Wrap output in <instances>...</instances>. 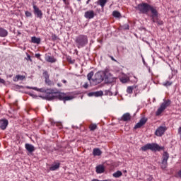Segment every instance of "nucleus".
I'll return each instance as SVG.
<instances>
[{
	"mask_svg": "<svg viewBox=\"0 0 181 181\" xmlns=\"http://www.w3.org/2000/svg\"><path fill=\"white\" fill-rule=\"evenodd\" d=\"M62 83H64V84H66V83H67V81H66V80H64V79L62 80Z\"/></svg>",
	"mask_w": 181,
	"mask_h": 181,
	"instance_id": "48",
	"label": "nucleus"
},
{
	"mask_svg": "<svg viewBox=\"0 0 181 181\" xmlns=\"http://www.w3.org/2000/svg\"><path fill=\"white\" fill-rule=\"evenodd\" d=\"M33 12L34 15L36 16V18H38L39 19H42L43 18V12H42V10L39 9V7H37L36 5H33Z\"/></svg>",
	"mask_w": 181,
	"mask_h": 181,
	"instance_id": "10",
	"label": "nucleus"
},
{
	"mask_svg": "<svg viewBox=\"0 0 181 181\" xmlns=\"http://www.w3.org/2000/svg\"><path fill=\"white\" fill-rule=\"evenodd\" d=\"M56 94H57V92H55L54 89L49 88L46 89L45 95L40 97L42 100H47V101H53V100H56Z\"/></svg>",
	"mask_w": 181,
	"mask_h": 181,
	"instance_id": "4",
	"label": "nucleus"
},
{
	"mask_svg": "<svg viewBox=\"0 0 181 181\" xmlns=\"http://www.w3.org/2000/svg\"><path fill=\"white\" fill-rule=\"evenodd\" d=\"M0 83H1V84H5V80L0 78Z\"/></svg>",
	"mask_w": 181,
	"mask_h": 181,
	"instance_id": "45",
	"label": "nucleus"
},
{
	"mask_svg": "<svg viewBox=\"0 0 181 181\" xmlns=\"http://www.w3.org/2000/svg\"><path fill=\"white\" fill-rule=\"evenodd\" d=\"M105 83L106 84H111L115 81V78L110 73V70L108 69H105Z\"/></svg>",
	"mask_w": 181,
	"mask_h": 181,
	"instance_id": "7",
	"label": "nucleus"
},
{
	"mask_svg": "<svg viewBox=\"0 0 181 181\" xmlns=\"http://www.w3.org/2000/svg\"><path fill=\"white\" fill-rule=\"evenodd\" d=\"M64 93H60V92H57V94H55V97H56V100H60V101H64V97H65Z\"/></svg>",
	"mask_w": 181,
	"mask_h": 181,
	"instance_id": "20",
	"label": "nucleus"
},
{
	"mask_svg": "<svg viewBox=\"0 0 181 181\" xmlns=\"http://www.w3.org/2000/svg\"><path fill=\"white\" fill-rule=\"evenodd\" d=\"M107 95H112V93L110 90H106Z\"/></svg>",
	"mask_w": 181,
	"mask_h": 181,
	"instance_id": "42",
	"label": "nucleus"
},
{
	"mask_svg": "<svg viewBox=\"0 0 181 181\" xmlns=\"http://www.w3.org/2000/svg\"><path fill=\"white\" fill-rule=\"evenodd\" d=\"M46 61L48 62V63H56V59H54V57H50V56L47 57Z\"/></svg>",
	"mask_w": 181,
	"mask_h": 181,
	"instance_id": "28",
	"label": "nucleus"
},
{
	"mask_svg": "<svg viewBox=\"0 0 181 181\" xmlns=\"http://www.w3.org/2000/svg\"><path fill=\"white\" fill-rule=\"evenodd\" d=\"M135 9L144 15H148L149 12H151L150 18H151L152 22L158 24L159 26L163 25V21L159 20V12H158L156 7H153V6L148 3H141L135 7Z\"/></svg>",
	"mask_w": 181,
	"mask_h": 181,
	"instance_id": "1",
	"label": "nucleus"
},
{
	"mask_svg": "<svg viewBox=\"0 0 181 181\" xmlns=\"http://www.w3.org/2000/svg\"><path fill=\"white\" fill-rule=\"evenodd\" d=\"M163 149V147L160 146L158 144L155 143L147 144L141 148V151H143V152H146V151H148V150L156 152V151H162Z\"/></svg>",
	"mask_w": 181,
	"mask_h": 181,
	"instance_id": "3",
	"label": "nucleus"
},
{
	"mask_svg": "<svg viewBox=\"0 0 181 181\" xmlns=\"http://www.w3.org/2000/svg\"><path fill=\"white\" fill-rule=\"evenodd\" d=\"M93 76H94V71H93L88 74L87 78H88V81H91V80L93 81Z\"/></svg>",
	"mask_w": 181,
	"mask_h": 181,
	"instance_id": "29",
	"label": "nucleus"
},
{
	"mask_svg": "<svg viewBox=\"0 0 181 181\" xmlns=\"http://www.w3.org/2000/svg\"><path fill=\"white\" fill-rule=\"evenodd\" d=\"M112 16H114V18H122L121 13H119L118 11H114L112 12Z\"/></svg>",
	"mask_w": 181,
	"mask_h": 181,
	"instance_id": "27",
	"label": "nucleus"
},
{
	"mask_svg": "<svg viewBox=\"0 0 181 181\" xmlns=\"http://www.w3.org/2000/svg\"><path fill=\"white\" fill-rule=\"evenodd\" d=\"M43 75L45 79V84H47V86H49V87H52L53 86H54V82L49 78V74L47 73V71H45L43 73Z\"/></svg>",
	"mask_w": 181,
	"mask_h": 181,
	"instance_id": "11",
	"label": "nucleus"
},
{
	"mask_svg": "<svg viewBox=\"0 0 181 181\" xmlns=\"http://www.w3.org/2000/svg\"><path fill=\"white\" fill-rule=\"evenodd\" d=\"M90 131H95L97 129V124H92L89 126Z\"/></svg>",
	"mask_w": 181,
	"mask_h": 181,
	"instance_id": "33",
	"label": "nucleus"
},
{
	"mask_svg": "<svg viewBox=\"0 0 181 181\" xmlns=\"http://www.w3.org/2000/svg\"><path fill=\"white\" fill-rule=\"evenodd\" d=\"M83 88L88 89V83H86L83 86Z\"/></svg>",
	"mask_w": 181,
	"mask_h": 181,
	"instance_id": "41",
	"label": "nucleus"
},
{
	"mask_svg": "<svg viewBox=\"0 0 181 181\" xmlns=\"http://www.w3.org/2000/svg\"><path fill=\"white\" fill-rule=\"evenodd\" d=\"M105 172V168H104V165H99L96 166V173L101 174L104 173Z\"/></svg>",
	"mask_w": 181,
	"mask_h": 181,
	"instance_id": "18",
	"label": "nucleus"
},
{
	"mask_svg": "<svg viewBox=\"0 0 181 181\" xmlns=\"http://www.w3.org/2000/svg\"><path fill=\"white\" fill-rule=\"evenodd\" d=\"M25 148L29 153H33V152H35V146L30 144H25Z\"/></svg>",
	"mask_w": 181,
	"mask_h": 181,
	"instance_id": "16",
	"label": "nucleus"
},
{
	"mask_svg": "<svg viewBox=\"0 0 181 181\" xmlns=\"http://www.w3.org/2000/svg\"><path fill=\"white\" fill-rule=\"evenodd\" d=\"M66 60L70 64H74L76 63V59H72L71 57H67Z\"/></svg>",
	"mask_w": 181,
	"mask_h": 181,
	"instance_id": "32",
	"label": "nucleus"
},
{
	"mask_svg": "<svg viewBox=\"0 0 181 181\" xmlns=\"http://www.w3.org/2000/svg\"><path fill=\"white\" fill-rule=\"evenodd\" d=\"M109 57L112 60V62H117V60L114 59V57L109 55Z\"/></svg>",
	"mask_w": 181,
	"mask_h": 181,
	"instance_id": "44",
	"label": "nucleus"
},
{
	"mask_svg": "<svg viewBox=\"0 0 181 181\" xmlns=\"http://www.w3.org/2000/svg\"><path fill=\"white\" fill-rule=\"evenodd\" d=\"M148 122V119L146 117L141 118L139 122L134 126V129H138L139 128H141V127H144L145 124Z\"/></svg>",
	"mask_w": 181,
	"mask_h": 181,
	"instance_id": "12",
	"label": "nucleus"
},
{
	"mask_svg": "<svg viewBox=\"0 0 181 181\" xmlns=\"http://www.w3.org/2000/svg\"><path fill=\"white\" fill-rule=\"evenodd\" d=\"M103 151L100 148H94L93 151V156H101Z\"/></svg>",
	"mask_w": 181,
	"mask_h": 181,
	"instance_id": "23",
	"label": "nucleus"
},
{
	"mask_svg": "<svg viewBox=\"0 0 181 181\" xmlns=\"http://www.w3.org/2000/svg\"><path fill=\"white\" fill-rule=\"evenodd\" d=\"M178 134H179V135L180 136V138H181V127H180L178 129Z\"/></svg>",
	"mask_w": 181,
	"mask_h": 181,
	"instance_id": "47",
	"label": "nucleus"
},
{
	"mask_svg": "<svg viewBox=\"0 0 181 181\" xmlns=\"http://www.w3.org/2000/svg\"><path fill=\"white\" fill-rule=\"evenodd\" d=\"M25 78H26V76H23V75H17L16 76H15L13 78V81H23V80H25Z\"/></svg>",
	"mask_w": 181,
	"mask_h": 181,
	"instance_id": "22",
	"label": "nucleus"
},
{
	"mask_svg": "<svg viewBox=\"0 0 181 181\" xmlns=\"http://www.w3.org/2000/svg\"><path fill=\"white\" fill-rule=\"evenodd\" d=\"M153 180V177L152 176H150L148 179L147 181H152Z\"/></svg>",
	"mask_w": 181,
	"mask_h": 181,
	"instance_id": "46",
	"label": "nucleus"
},
{
	"mask_svg": "<svg viewBox=\"0 0 181 181\" xmlns=\"http://www.w3.org/2000/svg\"><path fill=\"white\" fill-rule=\"evenodd\" d=\"M57 86H58V87H62V83H57Z\"/></svg>",
	"mask_w": 181,
	"mask_h": 181,
	"instance_id": "51",
	"label": "nucleus"
},
{
	"mask_svg": "<svg viewBox=\"0 0 181 181\" xmlns=\"http://www.w3.org/2000/svg\"><path fill=\"white\" fill-rule=\"evenodd\" d=\"M26 60L32 62V59L30 58V55H29V54L27 53V57L25 58Z\"/></svg>",
	"mask_w": 181,
	"mask_h": 181,
	"instance_id": "40",
	"label": "nucleus"
},
{
	"mask_svg": "<svg viewBox=\"0 0 181 181\" xmlns=\"http://www.w3.org/2000/svg\"><path fill=\"white\" fill-rule=\"evenodd\" d=\"M91 0H88L87 1H86V5H88L89 4H90V1Z\"/></svg>",
	"mask_w": 181,
	"mask_h": 181,
	"instance_id": "50",
	"label": "nucleus"
},
{
	"mask_svg": "<svg viewBox=\"0 0 181 181\" xmlns=\"http://www.w3.org/2000/svg\"><path fill=\"white\" fill-rule=\"evenodd\" d=\"M8 36V30L0 27V37H6Z\"/></svg>",
	"mask_w": 181,
	"mask_h": 181,
	"instance_id": "21",
	"label": "nucleus"
},
{
	"mask_svg": "<svg viewBox=\"0 0 181 181\" xmlns=\"http://www.w3.org/2000/svg\"><path fill=\"white\" fill-rule=\"evenodd\" d=\"M168 128L166 126H160L156 130L155 135L156 136H162L163 135H165V132H166Z\"/></svg>",
	"mask_w": 181,
	"mask_h": 181,
	"instance_id": "9",
	"label": "nucleus"
},
{
	"mask_svg": "<svg viewBox=\"0 0 181 181\" xmlns=\"http://www.w3.org/2000/svg\"><path fill=\"white\" fill-rule=\"evenodd\" d=\"M122 29L124 30H129V24H124L121 26Z\"/></svg>",
	"mask_w": 181,
	"mask_h": 181,
	"instance_id": "34",
	"label": "nucleus"
},
{
	"mask_svg": "<svg viewBox=\"0 0 181 181\" xmlns=\"http://www.w3.org/2000/svg\"><path fill=\"white\" fill-rule=\"evenodd\" d=\"M163 86H165V87H169L170 86H172V82L168 81L165 83H163Z\"/></svg>",
	"mask_w": 181,
	"mask_h": 181,
	"instance_id": "37",
	"label": "nucleus"
},
{
	"mask_svg": "<svg viewBox=\"0 0 181 181\" xmlns=\"http://www.w3.org/2000/svg\"><path fill=\"white\" fill-rule=\"evenodd\" d=\"M35 57H36V59H40V54H35Z\"/></svg>",
	"mask_w": 181,
	"mask_h": 181,
	"instance_id": "43",
	"label": "nucleus"
},
{
	"mask_svg": "<svg viewBox=\"0 0 181 181\" xmlns=\"http://www.w3.org/2000/svg\"><path fill=\"white\" fill-rule=\"evenodd\" d=\"M25 15L27 18H32V13L30 11H25Z\"/></svg>",
	"mask_w": 181,
	"mask_h": 181,
	"instance_id": "38",
	"label": "nucleus"
},
{
	"mask_svg": "<svg viewBox=\"0 0 181 181\" xmlns=\"http://www.w3.org/2000/svg\"><path fill=\"white\" fill-rule=\"evenodd\" d=\"M57 39H59V37H57V35H56V34H52V40L53 41L57 40Z\"/></svg>",
	"mask_w": 181,
	"mask_h": 181,
	"instance_id": "39",
	"label": "nucleus"
},
{
	"mask_svg": "<svg viewBox=\"0 0 181 181\" xmlns=\"http://www.w3.org/2000/svg\"><path fill=\"white\" fill-rule=\"evenodd\" d=\"M63 2L65 4V5H67V0H63Z\"/></svg>",
	"mask_w": 181,
	"mask_h": 181,
	"instance_id": "49",
	"label": "nucleus"
},
{
	"mask_svg": "<svg viewBox=\"0 0 181 181\" xmlns=\"http://www.w3.org/2000/svg\"><path fill=\"white\" fill-rule=\"evenodd\" d=\"M170 100H164L156 112V117H159V115H160V114H162L163 111L170 105Z\"/></svg>",
	"mask_w": 181,
	"mask_h": 181,
	"instance_id": "6",
	"label": "nucleus"
},
{
	"mask_svg": "<svg viewBox=\"0 0 181 181\" xmlns=\"http://www.w3.org/2000/svg\"><path fill=\"white\" fill-rule=\"evenodd\" d=\"M78 1H81V0H78Z\"/></svg>",
	"mask_w": 181,
	"mask_h": 181,
	"instance_id": "52",
	"label": "nucleus"
},
{
	"mask_svg": "<svg viewBox=\"0 0 181 181\" xmlns=\"http://www.w3.org/2000/svg\"><path fill=\"white\" fill-rule=\"evenodd\" d=\"M95 16V13L93 10H89L85 12L84 17L86 19H93Z\"/></svg>",
	"mask_w": 181,
	"mask_h": 181,
	"instance_id": "13",
	"label": "nucleus"
},
{
	"mask_svg": "<svg viewBox=\"0 0 181 181\" xmlns=\"http://www.w3.org/2000/svg\"><path fill=\"white\" fill-rule=\"evenodd\" d=\"M122 175V172L118 170L113 173V177H121V175Z\"/></svg>",
	"mask_w": 181,
	"mask_h": 181,
	"instance_id": "30",
	"label": "nucleus"
},
{
	"mask_svg": "<svg viewBox=\"0 0 181 181\" xmlns=\"http://www.w3.org/2000/svg\"><path fill=\"white\" fill-rule=\"evenodd\" d=\"M8 124H9V122H8V119H0L1 129H2L3 131H5V129H6V127H8Z\"/></svg>",
	"mask_w": 181,
	"mask_h": 181,
	"instance_id": "14",
	"label": "nucleus"
},
{
	"mask_svg": "<svg viewBox=\"0 0 181 181\" xmlns=\"http://www.w3.org/2000/svg\"><path fill=\"white\" fill-rule=\"evenodd\" d=\"M104 93L102 90L96 91V92H90L88 93V97H102Z\"/></svg>",
	"mask_w": 181,
	"mask_h": 181,
	"instance_id": "15",
	"label": "nucleus"
},
{
	"mask_svg": "<svg viewBox=\"0 0 181 181\" xmlns=\"http://www.w3.org/2000/svg\"><path fill=\"white\" fill-rule=\"evenodd\" d=\"M105 71H99L94 75V78L92 79L95 86L100 84L104 81Z\"/></svg>",
	"mask_w": 181,
	"mask_h": 181,
	"instance_id": "5",
	"label": "nucleus"
},
{
	"mask_svg": "<svg viewBox=\"0 0 181 181\" xmlns=\"http://www.w3.org/2000/svg\"><path fill=\"white\" fill-rule=\"evenodd\" d=\"M59 168H60V163H56L54 165H52L49 168V170H51V171L57 170V169H59Z\"/></svg>",
	"mask_w": 181,
	"mask_h": 181,
	"instance_id": "24",
	"label": "nucleus"
},
{
	"mask_svg": "<svg viewBox=\"0 0 181 181\" xmlns=\"http://www.w3.org/2000/svg\"><path fill=\"white\" fill-rule=\"evenodd\" d=\"M129 80V79L128 78L122 77V78H121L120 81L122 83H123L124 84H125V83H128Z\"/></svg>",
	"mask_w": 181,
	"mask_h": 181,
	"instance_id": "36",
	"label": "nucleus"
},
{
	"mask_svg": "<svg viewBox=\"0 0 181 181\" xmlns=\"http://www.w3.org/2000/svg\"><path fill=\"white\" fill-rule=\"evenodd\" d=\"M70 100H73V96H66L65 95L64 98V103H66V101H70Z\"/></svg>",
	"mask_w": 181,
	"mask_h": 181,
	"instance_id": "35",
	"label": "nucleus"
},
{
	"mask_svg": "<svg viewBox=\"0 0 181 181\" xmlns=\"http://www.w3.org/2000/svg\"><path fill=\"white\" fill-rule=\"evenodd\" d=\"M168 159H169V153H168V151L163 152V156H162L161 169H165L166 168H168Z\"/></svg>",
	"mask_w": 181,
	"mask_h": 181,
	"instance_id": "8",
	"label": "nucleus"
},
{
	"mask_svg": "<svg viewBox=\"0 0 181 181\" xmlns=\"http://www.w3.org/2000/svg\"><path fill=\"white\" fill-rule=\"evenodd\" d=\"M107 0H99V5L101 8H104L105 6V4H107Z\"/></svg>",
	"mask_w": 181,
	"mask_h": 181,
	"instance_id": "31",
	"label": "nucleus"
},
{
	"mask_svg": "<svg viewBox=\"0 0 181 181\" xmlns=\"http://www.w3.org/2000/svg\"><path fill=\"white\" fill-rule=\"evenodd\" d=\"M26 88H28V90H35V91H39L40 93H44L46 94V89L45 88H37L36 87L26 86Z\"/></svg>",
	"mask_w": 181,
	"mask_h": 181,
	"instance_id": "17",
	"label": "nucleus"
},
{
	"mask_svg": "<svg viewBox=\"0 0 181 181\" xmlns=\"http://www.w3.org/2000/svg\"><path fill=\"white\" fill-rule=\"evenodd\" d=\"M32 43H35L36 45H40L41 40L40 37H31Z\"/></svg>",
	"mask_w": 181,
	"mask_h": 181,
	"instance_id": "25",
	"label": "nucleus"
},
{
	"mask_svg": "<svg viewBox=\"0 0 181 181\" xmlns=\"http://www.w3.org/2000/svg\"><path fill=\"white\" fill-rule=\"evenodd\" d=\"M75 43L78 49H81V47H84L88 43V37L87 35H81L76 37Z\"/></svg>",
	"mask_w": 181,
	"mask_h": 181,
	"instance_id": "2",
	"label": "nucleus"
},
{
	"mask_svg": "<svg viewBox=\"0 0 181 181\" xmlns=\"http://www.w3.org/2000/svg\"><path fill=\"white\" fill-rule=\"evenodd\" d=\"M136 86H128L127 89V93L128 94H132L134 90H135V88H136Z\"/></svg>",
	"mask_w": 181,
	"mask_h": 181,
	"instance_id": "26",
	"label": "nucleus"
},
{
	"mask_svg": "<svg viewBox=\"0 0 181 181\" xmlns=\"http://www.w3.org/2000/svg\"><path fill=\"white\" fill-rule=\"evenodd\" d=\"M121 120L122 121H124V122H127V121H131V114L129 113H124L122 117H121Z\"/></svg>",
	"mask_w": 181,
	"mask_h": 181,
	"instance_id": "19",
	"label": "nucleus"
}]
</instances>
